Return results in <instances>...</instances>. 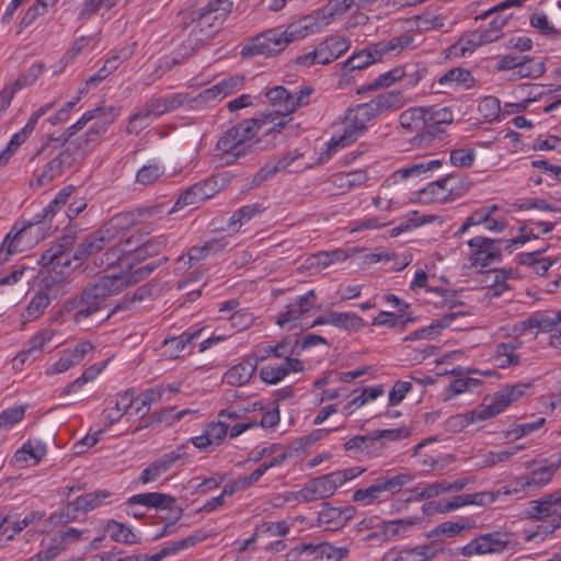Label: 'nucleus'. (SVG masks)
Returning a JSON list of instances; mask_svg holds the SVG:
<instances>
[{
	"label": "nucleus",
	"mask_w": 561,
	"mask_h": 561,
	"mask_svg": "<svg viewBox=\"0 0 561 561\" xmlns=\"http://www.w3.org/2000/svg\"><path fill=\"white\" fill-rule=\"evenodd\" d=\"M276 118L275 114H262L239 122L219 137L217 150L227 163H232L256 149L273 148L276 136L286 127V121L275 122Z\"/></svg>",
	"instance_id": "obj_1"
},
{
	"label": "nucleus",
	"mask_w": 561,
	"mask_h": 561,
	"mask_svg": "<svg viewBox=\"0 0 561 561\" xmlns=\"http://www.w3.org/2000/svg\"><path fill=\"white\" fill-rule=\"evenodd\" d=\"M79 161L66 140L48 139L30 158V164L34 165L31 186L42 187L50 184Z\"/></svg>",
	"instance_id": "obj_2"
},
{
	"label": "nucleus",
	"mask_w": 561,
	"mask_h": 561,
	"mask_svg": "<svg viewBox=\"0 0 561 561\" xmlns=\"http://www.w3.org/2000/svg\"><path fill=\"white\" fill-rule=\"evenodd\" d=\"M414 479L415 474L410 470L398 472L387 470L383 474L374 479L369 485L355 490L352 494V501L362 506L386 503L401 493Z\"/></svg>",
	"instance_id": "obj_3"
},
{
	"label": "nucleus",
	"mask_w": 561,
	"mask_h": 561,
	"mask_svg": "<svg viewBox=\"0 0 561 561\" xmlns=\"http://www.w3.org/2000/svg\"><path fill=\"white\" fill-rule=\"evenodd\" d=\"M366 471L365 467L354 466L332 471L307 482L300 490L291 492L287 500L293 499L299 503H308L329 499L345 483L356 479Z\"/></svg>",
	"instance_id": "obj_4"
},
{
	"label": "nucleus",
	"mask_w": 561,
	"mask_h": 561,
	"mask_svg": "<svg viewBox=\"0 0 561 561\" xmlns=\"http://www.w3.org/2000/svg\"><path fill=\"white\" fill-rule=\"evenodd\" d=\"M232 2L226 0H209L207 4L192 13L194 26L188 42L204 44L209 41L216 30L224 23L231 12Z\"/></svg>",
	"instance_id": "obj_5"
},
{
	"label": "nucleus",
	"mask_w": 561,
	"mask_h": 561,
	"mask_svg": "<svg viewBox=\"0 0 561 561\" xmlns=\"http://www.w3.org/2000/svg\"><path fill=\"white\" fill-rule=\"evenodd\" d=\"M525 515L529 519L547 522L539 526L537 533L527 535L526 540H533L537 535L547 536L561 528V489L530 501Z\"/></svg>",
	"instance_id": "obj_6"
},
{
	"label": "nucleus",
	"mask_w": 561,
	"mask_h": 561,
	"mask_svg": "<svg viewBox=\"0 0 561 561\" xmlns=\"http://www.w3.org/2000/svg\"><path fill=\"white\" fill-rule=\"evenodd\" d=\"M377 118L369 102L347 108L344 115L343 131L329 141L331 149L345 148L356 141Z\"/></svg>",
	"instance_id": "obj_7"
},
{
	"label": "nucleus",
	"mask_w": 561,
	"mask_h": 561,
	"mask_svg": "<svg viewBox=\"0 0 561 561\" xmlns=\"http://www.w3.org/2000/svg\"><path fill=\"white\" fill-rule=\"evenodd\" d=\"M513 542V535L497 529L474 536L466 545L456 549V554L465 558L504 552Z\"/></svg>",
	"instance_id": "obj_8"
},
{
	"label": "nucleus",
	"mask_w": 561,
	"mask_h": 561,
	"mask_svg": "<svg viewBox=\"0 0 561 561\" xmlns=\"http://www.w3.org/2000/svg\"><path fill=\"white\" fill-rule=\"evenodd\" d=\"M426 114L427 107L413 106L404 110L399 116L402 133H415L410 139L412 148L428 149L434 139L433 133L427 129Z\"/></svg>",
	"instance_id": "obj_9"
},
{
	"label": "nucleus",
	"mask_w": 561,
	"mask_h": 561,
	"mask_svg": "<svg viewBox=\"0 0 561 561\" xmlns=\"http://www.w3.org/2000/svg\"><path fill=\"white\" fill-rule=\"evenodd\" d=\"M350 47L351 42L346 37L340 35L329 36L320 42L312 51L298 56L296 65L300 67L329 65L345 54Z\"/></svg>",
	"instance_id": "obj_10"
},
{
	"label": "nucleus",
	"mask_w": 561,
	"mask_h": 561,
	"mask_svg": "<svg viewBox=\"0 0 561 561\" xmlns=\"http://www.w3.org/2000/svg\"><path fill=\"white\" fill-rule=\"evenodd\" d=\"M117 116L118 112L113 106L112 113L95 118L85 133L72 140H66L80 161L101 144L103 136Z\"/></svg>",
	"instance_id": "obj_11"
},
{
	"label": "nucleus",
	"mask_w": 561,
	"mask_h": 561,
	"mask_svg": "<svg viewBox=\"0 0 561 561\" xmlns=\"http://www.w3.org/2000/svg\"><path fill=\"white\" fill-rule=\"evenodd\" d=\"M245 78L242 75H232L218 81L216 84L204 89L197 95L190 99V108L199 110L219 103L228 95L243 89Z\"/></svg>",
	"instance_id": "obj_12"
},
{
	"label": "nucleus",
	"mask_w": 561,
	"mask_h": 561,
	"mask_svg": "<svg viewBox=\"0 0 561 561\" xmlns=\"http://www.w3.org/2000/svg\"><path fill=\"white\" fill-rule=\"evenodd\" d=\"M188 458L190 455L186 453V444H180L174 449L163 454L149 463L140 472L138 479L142 484L152 483L171 470L185 465Z\"/></svg>",
	"instance_id": "obj_13"
},
{
	"label": "nucleus",
	"mask_w": 561,
	"mask_h": 561,
	"mask_svg": "<svg viewBox=\"0 0 561 561\" xmlns=\"http://www.w3.org/2000/svg\"><path fill=\"white\" fill-rule=\"evenodd\" d=\"M163 208V204H154L119 213L114 215L102 227L106 229V232L111 236L112 240H114L119 232L126 231L134 226L141 224L148 218L162 214Z\"/></svg>",
	"instance_id": "obj_14"
},
{
	"label": "nucleus",
	"mask_w": 561,
	"mask_h": 561,
	"mask_svg": "<svg viewBox=\"0 0 561 561\" xmlns=\"http://www.w3.org/2000/svg\"><path fill=\"white\" fill-rule=\"evenodd\" d=\"M285 30L271 28L253 38L250 45L242 48L244 57L265 56L271 57L284 50L289 44Z\"/></svg>",
	"instance_id": "obj_15"
},
{
	"label": "nucleus",
	"mask_w": 561,
	"mask_h": 561,
	"mask_svg": "<svg viewBox=\"0 0 561 561\" xmlns=\"http://www.w3.org/2000/svg\"><path fill=\"white\" fill-rule=\"evenodd\" d=\"M505 24L506 19L496 15L485 28L471 32L466 37L460 38L457 46H459L461 55L465 56L467 53H472L477 47L497 41L502 36Z\"/></svg>",
	"instance_id": "obj_16"
},
{
	"label": "nucleus",
	"mask_w": 561,
	"mask_h": 561,
	"mask_svg": "<svg viewBox=\"0 0 561 561\" xmlns=\"http://www.w3.org/2000/svg\"><path fill=\"white\" fill-rule=\"evenodd\" d=\"M468 247L472 266L486 267L502 259V251L494 239L477 236L468 241Z\"/></svg>",
	"instance_id": "obj_17"
},
{
	"label": "nucleus",
	"mask_w": 561,
	"mask_h": 561,
	"mask_svg": "<svg viewBox=\"0 0 561 561\" xmlns=\"http://www.w3.org/2000/svg\"><path fill=\"white\" fill-rule=\"evenodd\" d=\"M316 293L313 289L300 295L288 302L284 310L276 318V324L280 328L286 325L294 327L297 321L309 314L314 306Z\"/></svg>",
	"instance_id": "obj_18"
},
{
	"label": "nucleus",
	"mask_w": 561,
	"mask_h": 561,
	"mask_svg": "<svg viewBox=\"0 0 561 561\" xmlns=\"http://www.w3.org/2000/svg\"><path fill=\"white\" fill-rule=\"evenodd\" d=\"M476 528L474 520L470 518H460L458 520H446L437 524L424 534L425 538L431 540L435 547H443L442 543L446 539L462 536L465 531Z\"/></svg>",
	"instance_id": "obj_19"
},
{
	"label": "nucleus",
	"mask_w": 561,
	"mask_h": 561,
	"mask_svg": "<svg viewBox=\"0 0 561 561\" xmlns=\"http://www.w3.org/2000/svg\"><path fill=\"white\" fill-rule=\"evenodd\" d=\"M72 309L75 310L72 320L76 323H83L90 318L101 313L106 304L100 299L90 288L85 287L80 297L71 301Z\"/></svg>",
	"instance_id": "obj_20"
},
{
	"label": "nucleus",
	"mask_w": 561,
	"mask_h": 561,
	"mask_svg": "<svg viewBox=\"0 0 561 561\" xmlns=\"http://www.w3.org/2000/svg\"><path fill=\"white\" fill-rule=\"evenodd\" d=\"M557 470L558 466L547 459L529 462L523 476L531 494L549 484Z\"/></svg>",
	"instance_id": "obj_21"
},
{
	"label": "nucleus",
	"mask_w": 561,
	"mask_h": 561,
	"mask_svg": "<svg viewBox=\"0 0 561 561\" xmlns=\"http://www.w3.org/2000/svg\"><path fill=\"white\" fill-rule=\"evenodd\" d=\"M559 323L558 312L554 317H549L543 313H534L527 319L517 322L513 327V332L529 335V341H534L539 333L552 332Z\"/></svg>",
	"instance_id": "obj_22"
},
{
	"label": "nucleus",
	"mask_w": 561,
	"mask_h": 561,
	"mask_svg": "<svg viewBox=\"0 0 561 561\" xmlns=\"http://www.w3.org/2000/svg\"><path fill=\"white\" fill-rule=\"evenodd\" d=\"M45 236L43 229L24 221L20 228L13 226L5 237L10 238L13 251L21 253L36 245Z\"/></svg>",
	"instance_id": "obj_23"
},
{
	"label": "nucleus",
	"mask_w": 561,
	"mask_h": 561,
	"mask_svg": "<svg viewBox=\"0 0 561 561\" xmlns=\"http://www.w3.org/2000/svg\"><path fill=\"white\" fill-rule=\"evenodd\" d=\"M325 26H328L325 21L321 19L319 12L316 10L311 14L305 15L296 22L290 23L284 30L290 44L309 35L317 34Z\"/></svg>",
	"instance_id": "obj_24"
},
{
	"label": "nucleus",
	"mask_w": 561,
	"mask_h": 561,
	"mask_svg": "<svg viewBox=\"0 0 561 561\" xmlns=\"http://www.w3.org/2000/svg\"><path fill=\"white\" fill-rule=\"evenodd\" d=\"M73 191V186H66L61 188L55 198L50 201L46 206H44L39 211H37L30 220H27V222L32 226L43 229L45 232L46 229H48L53 218L56 216L59 209L66 205Z\"/></svg>",
	"instance_id": "obj_25"
},
{
	"label": "nucleus",
	"mask_w": 561,
	"mask_h": 561,
	"mask_svg": "<svg viewBox=\"0 0 561 561\" xmlns=\"http://www.w3.org/2000/svg\"><path fill=\"white\" fill-rule=\"evenodd\" d=\"M133 284L128 273L103 275L98 278L89 288L104 302L106 298L119 294L126 286Z\"/></svg>",
	"instance_id": "obj_26"
},
{
	"label": "nucleus",
	"mask_w": 561,
	"mask_h": 561,
	"mask_svg": "<svg viewBox=\"0 0 561 561\" xmlns=\"http://www.w3.org/2000/svg\"><path fill=\"white\" fill-rule=\"evenodd\" d=\"M304 363L299 358L287 356L279 365H266L260 369L261 379L270 385H276L290 373H301Z\"/></svg>",
	"instance_id": "obj_27"
},
{
	"label": "nucleus",
	"mask_w": 561,
	"mask_h": 561,
	"mask_svg": "<svg viewBox=\"0 0 561 561\" xmlns=\"http://www.w3.org/2000/svg\"><path fill=\"white\" fill-rule=\"evenodd\" d=\"M302 154L293 150L285 153L282 158L271 160L266 162L251 179V186H259L263 182L273 178L276 173L286 171L297 159L301 158Z\"/></svg>",
	"instance_id": "obj_28"
},
{
	"label": "nucleus",
	"mask_w": 561,
	"mask_h": 561,
	"mask_svg": "<svg viewBox=\"0 0 561 561\" xmlns=\"http://www.w3.org/2000/svg\"><path fill=\"white\" fill-rule=\"evenodd\" d=\"M110 496L111 492L104 490H98L94 492L82 494L67 505L66 512L62 513V515L66 516V522L73 520L76 518L75 513L77 511L83 513L93 511L96 507L101 506L104 503V501Z\"/></svg>",
	"instance_id": "obj_29"
},
{
	"label": "nucleus",
	"mask_w": 561,
	"mask_h": 561,
	"mask_svg": "<svg viewBox=\"0 0 561 561\" xmlns=\"http://www.w3.org/2000/svg\"><path fill=\"white\" fill-rule=\"evenodd\" d=\"M131 239H125L115 242V239L111 244L105 245L104 252L94 260L95 265L100 268H110L118 264L126 256L134 257V251L130 247Z\"/></svg>",
	"instance_id": "obj_30"
},
{
	"label": "nucleus",
	"mask_w": 561,
	"mask_h": 561,
	"mask_svg": "<svg viewBox=\"0 0 561 561\" xmlns=\"http://www.w3.org/2000/svg\"><path fill=\"white\" fill-rule=\"evenodd\" d=\"M536 387L531 381L516 382L502 387L493 394V397L504 412L511 404L519 401L523 398L533 396Z\"/></svg>",
	"instance_id": "obj_31"
},
{
	"label": "nucleus",
	"mask_w": 561,
	"mask_h": 561,
	"mask_svg": "<svg viewBox=\"0 0 561 561\" xmlns=\"http://www.w3.org/2000/svg\"><path fill=\"white\" fill-rule=\"evenodd\" d=\"M190 96L182 93H171L162 96H153L145 104L146 108L152 117H159L168 112L174 111L182 105L190 107Z\"/></svg>",
	"instance_id": "obj_32"
},
{
	"label": "nucleus",
	"mask_w": 561,
	"mask_h": 561,
	"mask_svg": "<svg viewBox=\"0 0 561 561\" xmlns=\"http://www.w3.org/2000/svg\"><path fill=\"white\" fill-rule=\"evenodd\" d=\"M112 241L113 240L106 232V229L101 227L84 238L76 249L73 259L80 261L85 260L104 250L105 245L111 244Z\"/></svg>",
	"instance_id": "obj_33"
},
{
	"label": "nucleus",
	"mask_w": 561,
	"mask_h": 561,
	"mask_svg": "<svg viewBox=\"0 0 561 561\" xmlns=\"http://www.w3.org/2000/svg\"><path fill=\"white\" fill-rule=\"evenodd\" d=\"M202 331L203 329H188L179 336L165 339L162 342V355L170 359L179 358L186 348H192L194 341L201 336Z\"/></svg>",
	"instance_id": "obj_34"
},
{
	"label": "nucleus",
	"mask_w": 561,
	"mask_h": 561,
	"mask_svg": "<svg viewBox=\"0 0 561 561\" xmlns=\"http://www.w3.org/2000/svg\"><path fill=\"white\" fill-rule=\"evenodd\" d=\"M266 210V206L262 202L245 204L234 211L227 221V230L231 233H238L242 227L252 219L260 217Z\"/></svg>",
	"instance_id": "obj_35"
},
{
	"label": "nucleus",
	"mask_w": 561,
	"mask_h": 561,
	"mask_svg": "<svg viewBox=\"0 0 561 561\" xmlns=\"http://www.w3.org/2000/svg\"><path fill=\"white\" fill-rule=\"evenodd\" d=\"M174 496L160 492H147L135 494L127 499V507L144 506L146 508L171 510L175 504Z\"/></svg>",
	"instance_id": "obj_36"
},
{
	"label": "nucleus",
	"mask_w": 561,
	"mask_h": 561,
	"mask_svg": "<svg viewBox=\"0 0 561 561\" xmlns=\"http://www.w3.org/2000/svg\"><path fill=\"white\" fill-rule=\"evenodd\" d=\"M348 507H334L324 503L318 513V525L327 530L342 528L351 518Z\"/></svg>",
	"instance_id": "obj_37"
},
{
	"label": "nucleus",
	"mask_w": 561,
	"mask_h": 561,
	"mask_svg": "<svg viewBox=\"0 0 561 561\" xmlns=\"http://www.w3.org/2000/svg\"><path fill=\"white\" fill-rule=\"evenodd\" d=\"M554 228V224L542 220H529L519 228V236L508 241L507 248L517 249L526 242L538 239L540 234L548 233Z\"/></svg>",
	"instance_id": "obj_38"
},
{
	"label": "nucleus",
	"mask_w": 561,
	"mask_h": 561,
	"mask_svg": "<svg viewBox=\"0 0 561 561\" xmlns=\"http://www.w3.org/2000/svg\"><path fill=\"white\" fill-rule=\"evenodd\" d=\"M444 553V547H435L427 542L414 547H407L397 554L400 561H433Z\"/></svg>",
	"instance_id": "obj_39"
},
{
	"label": "nucleus",
	"mask_w": 561,
	"mask_h": 561,
	"mask_svg": "<svg viewBox=\"0 0 561 561\" xmlns=\"http://www.w3.org/2000/svg\"><path fill=\"white\" fill-rule=\"evenodd\" d=\"M437 83L442 87L447 88H460L465 90H469L474 87L476 79L472 76L471 71L466 68L456 67L449 69L444 75L439 77Z\"/></svg>",
	"instance_id": "obj_40"
},
{
	"label": "nucleus",
	"mask_w": 561,
	"mask_h": 561,
	"mask_svg": "<svg viewBox=\"0 0 561 561\" xmlns=\"http://www.w3.org/2000/svg\"><path fill=\"white\" fill-rule=\"evenodd\" d=\"M302 551L309 552L314 561H341L348 553L346 547H335L329 542L305 545Z\"/></svg>",
	"instance_id": "obj_41"
},
{
	"label": "nucleus",
	"mask_w": 561,
	"mask_h": 561,
	"mask_svg": "<svg viewBox=\"0 0 561 561\" xmlns=\"http://www.w3.org/2000/svg\"><path fill=\"white\" fill-rule=\"evenodd\" d=\"M222 249V244L218 240L205 242L202 247H192L186 255H182L178 260L179 268L185 265L193 266L205 260L209 254L216 253Z\"/></svg>",
	"instance_id": "obj_42"
},
{
	"label": "nucleus",
	"mask_w": 561,
	"mask_h": 561,
	"mask_svg": "<svg viewBox=\"0 0 561 561\" xmlns=\"http://www.w3.org/2000/svg\"><path fill=\"white\" fill-rule=\"evenodd\" d=\"M104 531L108 534L110 538L115 542L126 545H136L140 542V537L127 524L117 522L115 519H107L104 523Z\"/></svg>",
	"instance_id": "obj_43"
},
{
	"label": "nucleus",
	"mask_w": 561,
	"mask_h": 561,
	"mask_svg": "<svg viewBox=\"0 0 561 561\" xmlns=\"http://www.w3.org/2000/svg\"><path fill=\"white\" fill-rule=\"evenodd\" d=\"M237 414L228 410H222L218 414V420L209 422L205 425L204 432L210 438L215 447H218L226 436L228 435L229 424L226 422L230 419H236Z\"/></svg>",
	"instance_id": "obj_44"
},
{
	"label": "nucleus",
	"mask_w": 561,
	"mask_h": 561,
	"mask_svg": "<svg viewBox=\"0 0 561 561\" xmlns=\"http://www.w3.org/2000/svg\"><path fill=\"white\" fill-rule=\"evenodd\" d=\"M413 37L409 34H401L399 36H393L388 41L374 43L377 50L376 54L379 55L380 60L383 57L388 56H397L404 49L412 47Z\"/></svg>",
	"instance_id": "obj_45"
},
{
	"label": "nucleus",
	"mask_w": 561,
	"mask_h": 561,
	"mask_svg": "<svg viewBox=\"0 0 561 561\" xmlns=\"http://www.w3.org/2000/svg\"><path fill=\"white\" fill-rule=\"evenodd\" d=\"M376 116L401 108L405 104L404 95L399 91H389L369 101Z\"/></svg>",
	"instance_id": "obj_46"
},
{
	"label": "nucleus",
	"mask_w": 561,
	"mask_h": 561,
	"mask_svg": "<svg viewBox=\"0 0 561 561\" xmlns=\"http://www.w3.org/2000/svg\"><path fill=\"white\" fill-rule=\"evenodd\" d=\"M419 524L417 517H405L382 522L380 525L381 535L387 539L403 538L407 533Z\"/></svg>",
	"instance_id": "obj_47"
},
{
	"label": "nucleus",
	"mask_w": 561,
	"mask_h": 561,
	"mask_svg": "<svg viewBox=\"0 0 561 561\" xmlns=\"http://www.w3.org/2000/svg\"><path fill=\"white\" fill-rule=\"evenodd\" d=\"M268 101L273 106L277 107L273 112H268L267 114H275L277 118L275 122H279L280 119L286 121V124L291 121L289 117L290 114H287V101L290 99V92H288L284 87L276 85L272 89H268L265 93Z\"/></svg>",
	"instance_id": "obj_48"
},
{
	"label": "nucleus",
	"mask_w": 561,
	"mask_h": 561,
	"mask_svg": "<svg viewBox=\"0 0 561 561\" xmlns=\"http://www.w3.org/2000/svg\"><path fill=\"white\" fill-rule=\"evenodd\" d=\"M375 50H377L375 45L370 44L364 49L354 53L343 62V69L347 71L360 70L379 61L380 57Z\"/></svg>",
	"instance_id": "obj_49"
},
{
	"label": "nucleus",
	"mask_w": 561,
	"mask_h": 561,
	"mask_svg": "<svg viewBox=\"0 0 561 561\" xmlns=\"http://www.w3.org/2000/svg\"><path fill=\"white\" fill-rule=\"evenodd\" d=\"M255 369V364H252L249 360L240 362L225 373L224 380L226 383L233 387L243 386L250 381Z\"/></svg>",
	"instance_id": "obj_50"
},
{
	"label": "nucleus",
	"mask_w": 561,
	"mask_h": 561,
	"mask_svg": "<svg viewBox=\"0 0 561 561\" xmlns=\"http://www.w3.org/2000/svg\"><path fill=\"white\" fill-rule=\"evenodd\" d=\"M205 539L206 536L201 531L191 534L190 536L181 540L172 541L165 545L162 549L156 552V556L158 558V561H162L165 558L174 556L182 550L196 546L197 543L202 542Z\"/></svg>",
	"instance_id": "obj_51"
},
{
	"label": "nucleus",
	"mask_w": 561,
	"mask_h": 561,
	"mask_svg": "<svg viewBox=\"0 0 561 561\" xmlns=\"http://www.w3.org/2000/svg\"><path fill=\"white\" fill-rule=\"evenodd\" d=\"M446 176L428 183L420 193V199L424 203H448Z\"/></svg>",
	"instance_id": "obj_52"
},
{
	"label": "nucleus",
	"mask_w": 561,
	"mask_h": 561,
	"mask_svg": "<svg viewBox=\"0 0 561 561\" xmlns=\"http://www.w3.org/2000/svg\"><path fill=\"white\" fill-rule=\"evenodd\" d=\"M507 342L497 343L493 351V360L499 368H510L522 364L523 353H516Z\"/></svg>",
	"instance_id": "obj_53"
},
{
	"label": "nucleus",
	"mask_w": 561,
	"mask_h": 561,
	"mask_svg": "<svg viewBox=\"0 0 561 561\" xmlns=\"http://www.w3.org/2000/svg\"><path fill=\"white\" fill-rule=\"evenodd\" d=\"M46 445L39 440H27L14 454L15 462H26L33 459L34 463H38L46 455Z\"/></svg>",
	"instance_id": "obj_54"
},
{
	"label": "nucleus",
	"mask_w": 561,
	"mask_h": 561,
	"mask_svg": "<svg viewBox=\"0 0 561 561\" xmlns=\"http://www.w3.org/2000/svg\"><path fill=\"white\" fill-rule=\"evenodd\" d=\"M169 242V238L167 234H159L151 237L142 244L133 248L134 251V260H145L148 256H153L160 253Z\"/></svg>",
	"instance_id": "obj_55"
},
{
	"label": "nucleus",
	"mask_w": 561,
	"mask_h": 561,
	"mask_svg": "<svg viewBox=\"0 0 561 561\" xmlns=\"http://www.w3.org/2000/svg\"><path fill=\"white\" fill-rule=\"evenodd\" d=\"M49 304V295L43 290L38 291L32 297L26 308L23 310L22 318L27 322L38 319L44 313Z\"/></svg>",
	"instance_id": "obj_56"
},
{
	"label": "nucleus",
	"mask_w": 561,
	"mask_h": 561,
	"mask_svg": "<svg viewBox=\"0 0 561 561\" xmlns=\"http://www.w3.org/2000/svg\"><path fill=\"white\" fill-rule=\"evenodd\" d=\"M113 106H100L95 107L93 110L87 111L82 114V116L72 125H70L64 133L66 136L65 140H72L71 138L81 129L84 128V126L91 122L94 121L98 117H103V114L112 113Z\"/></svg>",
	"instance_id": "obj_57"
},
{
	"label": "nucleus",
	"mask_w": 561,
	"mask_h": 561,
	"mask_svg": "<svg viewBox=\"0 0 561 561\" xmlns=\"http://www.w3.org/2000/svg\"><path fill=\"white\" fill-rule=\"evenodd\" d=\"M38 263L43 266L56 268L61 265H68L70 263V256L66 253L64 244L55 243L41 255Z\"/></svg>",
	"instance_id": "obj_58"
},
{
	"label": "nucleus",
	"mask_w": 561,
	"mask_h": 561,
	"mask_svg": "<svg viewBox=\"0 0 561 561\" xmlns=\"http://www.w3.org/2000/svg\"><path fill=\"white\" fill-rule=\"evenodd\" d=\"M354 3L355 0H330L317 11L321 19L325 21V24L329 25L336 16L345 14Z\"/></svg>",
	"instance_id": "obj_59"
},
{
	"label": "nucleus",
	"mask_w": 561,
	"mask_h": 561,
	"mask_svg": "<svg viewBox=\"0 0 561 561\" xmlns=\"http://www.w3.org/2000/svg\"><path fill=\"white\" fill-rule=\"evenodd\" d=\"M331 325L344 329L346 331H359L364 328V321L360 317L352 312H336L330 313Z\"/></svg>",
	"instance_id": "obj_60"
},
{
	"label": "nucleus",
	"mask_w": 561,
	"mask_h": 561,
	"mask_svg": "<svg viewBox=\"0 0 561 561\" xmlns=\"http://www.w3.org/2000/svg\"><path fill=\"white\" fill-rule=\"evenodd\" d=\"M404 77V68H393L385 73L379 75L376 79H374L367 85L362 87L358 90V93L366 91H376L380 88H388L396 81H400V79Z\"/></svg>",
	"instance_id": "obj_61"
},
{
	"label": "nucleus",
	"mask_w": 561,
	"mask_h": 561,
	"mask_svg": "<svg viewBox=\"0 0 561 561\" xmlns=\"http://www.w3.org/2000/svg\"><path fill=\"white\" fill-rule=\"evenodd\" d=\"M499 497L513 496L516 499H523L531 494L529 488L526 484V480L523 474L508 481L500 489H497Z\"/></svg>",
	"instance_id": "obj_62"
},
{
	"label": "nucleus",
	"mask_w": 561,
	"mask_h": 561,
	"mask_svg": "<svg viewBox=\"0 0 561 561\" xmlns=\"http://www.w3.org/2000/svg\"><path fill=\"white\" fill-rule=\"evenodd\" d=\"M546 71L542 59L534 57H522L516 76L519 78H539Z\"/></svg>",
	"instance_id": "obj_63"
},
{
	"label": "nucleus",
	"mask_w": 561,
	"mask_h": 561,
	"mask_svg": "<svg viewBox=\"0 0 561 561\" xmlns=\"http://www.w3.org/2000/svg\"><path fill=\"white\" fill-rule=\"evenodd\" d=\"M478 111L488 123L499 122L501 118V103L495 96H484L478 104Z\"/></svg>",
	"instance_id": "obj_64"
}]
</instances>
